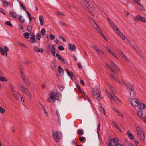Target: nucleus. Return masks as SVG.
<instances>
[{"mask_svg": "<svg viewBox=\"0 0 146 146\" xmlns=\"http://www.w3.org/2000/svg\"><path fill=\"white\" fill-rule=\"evenodd\" d=\"M61 98V95L60 94L53 92L50 94L49 98L47 99V101L50 103H53L56 100H60Z\"/></svg>", "mask_w": 146, "mask_h": 146, "instance_id": "nucleus-1", "label": "nucleus"}, {"mask_svg": "<svg viewBox=\"0 0 146 146\" xmlns=\"http://www.w3.org/2000/svg\"><path fill=\"white\" fill-rule=\"evenodd\" d=\"M53 136L54 140L57 142H59L62 138V135L60 131H57L54 132L52 130Z\"/></svg>", "mask_w": 146, "mask_h": 146, "instance_id": "nucleus-2", "label": "nucleus"}, {"mask_svg": "<svg viewBox=\"0 0 146 146\" xmlns=\"http://www.w3.org/2000/svg\"><path fill=\"white\" fill-rule=\"evenodd\" d=\"M136 130L137 131L138 136L140 137L141 140H142L143 142H144L145 135L144 133L143 129L140 127H136Z\"/></svg>", "mask_w": 146, "mask_h": 146, "instance_id": "nucleus-3", "label": "nucleus"}, {"mask_svg": "<svg viewBox=\"0 0 146 146\" xmlns=\"http://www.w3.org/2000/svg\"><path fill=\"white\" fill-rule=\"evenodd\" d=\"M108 96L110 98V99L112 101V100H114L116 102L118 105H120L121 104V102L119 99L115 95L113 94H110V93H108Z\"/></svg>", "mask_w": 146, "mask_h": 146, "instance_id": "nucleus-4", "label": "nucleus"}, {"mask_svg": "<svg viewBox=\"0 0 146 146\" xmlns=\"http://www.w3.org/2000/svg\"><path fill=\"white\" fill-rule=\"evenodd\" d=\"M101 92L98 89H96L93 91V96L97 100L100 101L103 98L100 95Z\"/></svg>", "mask_w": 146, "mask_h": 146, "instance_id": "nucleus-5", "label": "nucleus"}, {"mask_svg": "<svg viewBox=\"0 0 146 146\" xmlns=\"http://www.w3.org/2000/svg\"><path fill=\"white\" fill-rule=\"evenodd\" d=\"M129 101L130 103L133 107H137L140 103L138 99L136 98H129Z\"/></svg>", "mask_w": 146, "mask_h": 146, "instance_id": "nucleus-6", "label": "nucleus"}, {"mask_svg": "<svg viewBox=\"0 0 146 146\" xmlns=\"http://www.w3.org/2000/svg\"><path fill=\"white\" fill-rule=\"evenodd\" d=\"M118 141L116 138H114L110 140L109 144L108 145V146H116L117 144H118Z\"/></svg>", "mask_w": 146, "mask_h": 146, "instance_id": "nucleus-7", "label": "nucleus"}, {"mask_svg": "<svg viewBox=\"0 0 146 146\" xmlns=\"http://www.w3.org/2000/svg\"><path fill=\"white\" fill-rule=\"evenodd\" d=\"M89 20L90 22L92 24L93 27L96 30L98 27H98V25L95 22L94 19L91 17H90V16L89 17Z\"/></svg>", "mask_w": 146, "mask_h": 146, "instance_id": "nucleus-8", "label": "nucleus"}, {"mask_svg": "<svg viewBox=\"0 0 146 146\" xmlns=\"http://www.w3.org/2000/svg\"><path fill=\"white\" fill-rule=\"evenodd\" d=\"M13 95L18 100H19L21 98V94L17 91H15L13 94Z\"/></svg>", "mask_w": 146, "mask_h": 146, "instance_id": "nucleus-9", "label": "nucleus"}, {"mask_svg": "<svg viewBox=\"0 0 146 146\" xmlns=\"http://www.w3.org/2000/svg\"><path fill=\"white\" fill-rule=\"evenodd\" d=\"M23 92L30 98L32 97L30 91L26 87L23 90Z\"/></svg>", "mask_w": 146, "mask_h": 146, "instance_id": "nucleus-10", "label": "nucleus"}, {"mask_svg": "<svg viewBox=\"0 0 146 146\" xmlns=\"http://www.w3.org/2000/svg\"><path fill=\"white\" fill-rule=\"evenodd\" d=\"M68 49L71 51H75L76 49V47L74 44H70L68 45Z\"/></svg>", "mask_w": 146, "mask_h": 146, "instance_id": "nucleus-11", "label": "nucleus"}, {"mask_svg": "<svg viewBox=\"0 0 146 146\" xmlns=\"http://www.w3.org/2000/svg\"><path fill=\"white\" fill-rule=\"evenodd\" d=\"M49 48L52 53V55L54 56H55L56 49L54 45L49 46Z\"/></svg>", "mask_w": 146, "mask_h": 146, "instance_id": "nucleus-12", "label": "nucleus"}, {"mask_svg": "<svg viewBox=\"0 0 146 146\" xmlns=\"http://www.w3.org/2000/svg\"><path fill=\"white\" fill-rule=\"evenodd\" d=\"M123 83L126 86L127 88H129V91L131 90H133L134 89L133 88V85L130 83L127 84L123 81Z\"/></svg>", "mask_w": 146, "mask_h": 146, "instance_id": "nucleus-13", "label": "nucleus"}, {"mask_svg": "<svg viewBox=\"0 0 146 146\" xmlns=\"http://www.w3.org/2000/svg\"><path fill=\"white\" fill-rule=\"evenodd\" d=\"M33 50L36 52H41V53H43L44 52L43 50L42 49H39L38 47L36 46H34Z\"/></svg>", "mask_w": 146, "mask_h": 146, "instance_id": "nucleus-14", "label": "nucleus"}, {"mask_svg": "<svg viewBox=\"0 0 146 146\" xmlns=\"http://www.w3.org/2000/svg\"><path fill=\"white\" fill-rule=\"evenodd\" d=\"M130 91V98H133L135 97V96L136 93L134 89Z\"/></svg>", "mask_w": 146, "mask_h": 146, "instance_id": "nucleus-15", "label": "nucleus"}, {"mask_svg": "<svg viewBox=\"0 0 146 146\" xmlns=\"http://www.w3.org/2000/svg\"><path fill=\"white\" fill-rule=\"evenodd\" d=\"M109 62L110 64H111L113 67L118 71H120V69L118 66H117L116 64H114L111 60Z\"/></svg>", "mask_w": 146, "mask_h": 146, "instance_id": "nucleus-16", "label": "nucleus"}, {"mask_svg": "<svg viewBox=\"0 0 146 146\" xmlns=\"http://www.w3.org/2000/svg\"><path fill=\"white\" fill-rule=\"evenodd\" d=\"M119 52L120 53L121 56L127 62H129V60L126 57L125 55L123 54L121 50H119Z\"/></svg>", "mask_w": 146, "mask_h": 146, "instance_id": "nucleus-17", "label": "nucleus"}, {"mask_svg": "<svg viewBox=\"0 0 146 146\" xmlns=\"http://www.w3.org/2000/svg\"><path fill=\"white\" fill-rule=\"evenodd\" d=\"M137 106H138V108L140 110H143L146 108L145 105L143 104L142 103H139Z\"/></svg>", "mask_w": 146, "mask_h": 146, "instance_id": "nucleus-18", "label": "nucleus"}, {"mask_svg": "<svg viewBox=\"0 0 146 146\" xmlns=\"http://www.w3.org/2000/svg\"><path fill=\"white\" fill-rule=\"evenodd\" d=\"M96 30L103 37V38L106 40V41H108L107 38L104 35L103 33L102 32L101 29L100 28L98 27V28H97Z\"/></svg>", "mask_w": 146, "mask_h": 146, "instance_id": "nucleus-19", "label": "nucleus"}, {"mask_svg": "<svg viewBox=\"0 0 146 146\" xmlns=\"http://www.w3.org/2000/svg\"><path fill=\"white\" fill-rule=\"evenodd\" d=\"M9 14L11 17L14 19H16L17 17V14L14 12H10L9 13Z\"/></svg>", "mask_w": 146, "mask_h": 146, "instance_id": "nucleus-20", "label": "nucleus"}, {"mask_svg": "<svg viewBox=\"0 0 146 146\" xmlns=\"http://www.w3.org/2000/svg\"><path fill=\"white\" fill-rule=\"evenodd\" d=\"M3 3L5 5V6L7 7H8V6H9L11 8L13 7V6L11 5L10 3H8L6 1H3Z\"/></svg>", "mask_w": 146, "mask_h": 146, "instance_id": "nucleus-21", "label": "nucleus"}, {"mask_svg": "<svg viewBox=\"0 0 146 146\" xmlns=\"http://www.w3.org/2000/svg\"><path fill=\"white\" fill-rule=\"evenodd\" d=\"M0 52L3 55H4L5 54L7 55V52H6L3 48L1 47H0Z\"/></svg>", "mask_w": 146, "mask_h": 146, "instance_id": "nucleus-22", "label": "nucleus"}, {"mask_svg": "<svg viewBox=\"0 0 146 146\" xmlns=\"http://www.w3.org/2000/svg\"><path fill=\"white\" fill-rule=\"evenodd\" d=\"M111 77L115 80L117 82H120L119 79L116 76H115L113 74H111Z\"/></svg>", "mask_w": 146, "mask_h": 146, "instance_id": "nucleus-23", "label": "nucleus"}, {"mask_svg": "<svg viewBox=\"0 0 146 146\" xmlns=\"http://www.w3.org/2000/svg\"><path fill=\"white\" fill-rule=\"evenodd\" d=\"M39 20L40 22V24L41 26H43L44 25V19L42 16L40 15L39 17Z\"/></svg>", "mask_w": 146, "mask_h": 146, "instance_id": "nucleus-24", "label": "nucleus"}, {"mask_svg": "<svg viewBox=\"0 0 146 146\" xmlns=\"http://www.w3.org/2000/svg\"><path fill=\"white\" fill-rule=\"evenodd\" d=\"M68 75L70 76V78L72 79L73 78L74 75L73 73L72 72H70L68 69L66 70Z\"/></svg>", "mask_w": 146, "mask_h": 146, "instance_id": "nucleus-25", "label": "nucleus"}, {"mask_svg": "<svg viewBox=\"0 0 146 146\" xmlns=\"http://www.w3.org/2000/svg\"><path fill=\"white\" fill-rule=\"evenodd\" d=\"M137 114L138 116L141 118V119L142 118L145 117H142L143 113L142 111H138Z\"/></svg>", "mask_w": 146, "mask_h": 146, "instance_id": "nucleus-26", "label": "nucleus"}, {"mask_svg": "<svg viewBox=\"0 0 146 146\" xmlns=\"http://www.w3.org/2000/svg\"><path fill=\"white\" fill-rule=\"evenodd\" d=\"M77 133L81 135H82L84 134V131L82 129H79L77 130Z\"/></svg>", "mask_w": 146, "mask_h": 146, "instance_id": "nucleus-27", "label": "nucleus"}, {"mask_svg": "<svg viewBox=\"0 0 146 146\" xmlns=\"http://www.w3.org/2000/svg\"><path fill=\"white\" fill-rule=\"evenodd\" d=\"M56 64L54 62L52 63L50 65V68L52 70H55L56 67Z\"/></svg>", "mask_w": 146, "mask_h": 146, "instance_id": "nucleus-28", "label": "nucleus"}, {"mask_svg": "<svg viewBox=\"0 0 146 146\" xmlns=\"http://www.w3.org/2000/svg\"><path fill=\"white\" fill-rule=\"evenodd\" d=\"M110 24L115 31V30L116 29H118L115 25L112 22L110 23Z\"/></svg>", "mask_w": 146, "mask_h": 146, "instance_id": "nucleus-29", "label": "nucleus"}, {"mask_svg": "<svg viewBox=\"0 0 146 146\" xmlns=\"http://www.w3.org/2000/svg\"><path fill=\"white\" fill-rule=\"evenodd\" d=\"M110 24L115 31V30L116 29H118L115 25L112 22L110 23Z\"/></svg>", "mask_w": 146, "mask_h": 146, "instance_id": "nucleus-30", "label": "nucleus"}, {"mask_svg": "<svg viewBox=\"0 0 146 146\" xmlns=\"http://www.w3.org/2000/svg\"><path fill=\"white\" fill-rule=\"evenodd\" d=\"M115 32L120 37H121L123 34L118 29H117L115 30Z\"/></svg>", "mask_w": 146, "mask_h": 146, "instance_id": "nucleus-31", "label": "nucleus"}, {"mask_svg": "<svg viewBox=\"0 0 146 146\" xmlns=\"http://www.w3.org/2000/svg\"><path fill=\"white\" fill-rule=\"evenodd\" d=\"M106 66L110 70L111 72H112L113 73H114V74H115V71H114V70L113 69V68L110 67L108 64L107 63L106 64Z\"/></svg>", "mask_w": 146, "mask_h": 146, "instance_id": "nucleus-32", "label": "nucleus"}, {"mask_svg": "<svg viewBox=\"0 0 146 146\" xmlns=\"http://www.w3.org/2000/svg\"><path fill=\"white\" fill-rule=\"evenodd\" d=\"M0 80L3 82H7L8 81V80L7 78L2 76L0 75Z\"/></svg>", "mask_w": 146, "mask_h": 146, "instance_id": "nucleus-33", "label": "nucleus"}, {"mask_svg": "<svg viewBox=\"0 0 146 146\" xmlns=\"http://www.w3.org/2000/svg\"><path fill=\"white\" fill-rule=\"evenodd\" d=\"M18 2L20 5L22 9L24 11H26L27 9L25 6L22 4L20 1H18Z\"/></svg>", "mask_w": 146, "mask_h": 146, "instance_id": "nucleus-34", "label": "nucleus"}, {"mask_svg": "<svg viewBox=\"0 0 146 146\" xmlns=\"http://www.w3.org/2000/svg\"><path fill=\"white\" fill-rule=\"evenodd\" d=\"M19 21L21 23H23L24 22L25 20L23 18V16L21 15H19Z\"/></svg>", "mask_w": 146, "mask_h": 146, "instance_id": "nucleus-35", "label": "nucleus"}, {"mask_svg": "<svg viewBox=\"0 0 146 146\" xmlns=\"http://www.w3.org/2000/svg\"><path fill=\"white\" fill-rule=\"evenodd\" d=\"M35 35L33 36L30 38V41L32 43H33L34 42H35Z\"/></svg>", "mask_w": 146, "mask_h": 146, "instance_id": "nucleus-36", "label": "nucleus"}, {"mask_svg": "<svg viewBox=\"0 0 146 146\" xmlns=\"http://www.w3.org/2000/svg\"><path fill=\"white\" fill-rule=\"evenodd\" d=\"M141 16L140 15H137L134 18V20L135 21H140V19Z\"/></svg>", "mask_w": 146, "mask_h": 146, "instance_id": "nucleus-37", "label": "nucleus"}, {"mask_svg": "<svg viewBox=\"0 0 146 146\" xmlns=\"http://www.w3.org/2000/svg\"><path fill=\"white\" fill-rule=\"evenodd\" d=\"M137 4L139 6L138 7L139 9L141 10H144V7L143 6L139 3H138Z\"/></svg>", "mask_w": 146, "mask_h": 146, "instance_id": "nucleus-38", "label": "nucleus"}, {"mask_svg": "<svg viewBox=\"0 0 146 146\" xmlns=\"http://www.w3.org/2000/svg\"><path fill=\"white\" fill-rule=\"evenodd\" d=\"M56 56L60 60H64V58L62 57L61 56L58 54H56Z\"/></svg>", "mask_w": 146, "mask_h": 146, "instance_id": "nucleus-39", "label": "nucleus"}, {"mask_svg": "<svg viewBox=\"0 0 146 146\" xmlns=\"http://www.w3.org/2000/svg\"><path fill=\"white\" fill-rule=\"evenodd\" d=\"M23 35L25 38L28 39L29 37V34L28 33L25 32L24 33Z\"/></svg>", "mask_w": 146, "mask_h": 146, "instance_id": "nucleus-40", "label": "nucleus"}, {"mask_svg": "<svg viewBox=\"0 0 146 146\" xmlns=\"http://www.w3.org/2000/svg\"><path fill=\"white\" fill-rule=\"evenodd\" d=\"M132 47L135 50V51H136L137 53L138 54H139V52L138 49L135 46H134L133 45L132 46Z\"/></svg>", "mask_w": 146, "mask_h": 146, "instance_id": "nucleus-41", "label": "nucleus"}, {"mask_svg": "<svg viewBox=\"0 0 146 146\" xmlns=\"http://www.w3.org/2000/svg\"><path fill=\"white\" fill-rule=\"evenodd\" d=\"M23 80L24 81L26 85L28 86H29V83L27 79L26 78L23 79Z\"/></svg>", "mask_w": 146, "mask_h": 146, "instance_id": "nucleus-42", "label": "nucleus"}, {"mask_svg": "<svg viewBox=\"0 0 146 146\" xmlns=\"http://www.w3.org/2000/svg\"><path fill=\"white\" fill-rule=\"evenodd\" d=\"M140 21L144 23H146V18L141 16L140 19Z\"/></svg>", "mask_w": 146, "mask_h": 146, "instance_id": "nucleus-43", "label": "nucleus"}, {"mask_svg": "<svg viewBox=\"0 0 146 146\" xmlns=\"http://www.w3.org/2000/svg\"><path fill=\"white\" fill-rule=\"evenodd\" d=\"M58 68H59V69L60 73V74H61V73L63 74L64 73V70L60 66H59Z\"/></svg>", "mask_w": 146, "mask_h": 146, "instance_id": "nucleus-44", "label": "nucleus"}, {"mask_svg": "<svg viewBox=\"0 0 146 146\" xmlns=\"http://www.w3.org/2000/svg\"><path fill=\"white\" fill-rule=\"evenodd\" d=\"M58 38L60 39H62V40L63 41V42H66V39L64 37H63L62 36H59Z\"/></svg>", "mask_w": 146, "mask_h": 146, "instance_id": "nucleus-45", "label": "nucleus"}, {"mask_svg": "<svg viewBox=\"0 0 146 146\" xmlns=\"http://www.w3.org/2000/svg\"><path fill=\"white\" fill-rule=\"evenodd\" d=\"M41 33L42 35L43 36H44L45 35L46 31L45 30L44 28H43L41 31Z\"/></svg>", "mask_w": 146, "mask_h": 146, "instance_id": "nucleus-46", "label": "nucleus"}, {"mask_svg": "<svg viewBox=\"0 0 146 146\" xmlns=\"http://www.w3.org/2000/svg\"><path fill=\"white\" fill-rule=\"evenodd\" d=\"M5 23L6 25H9L10 27H12L13 26L11 24V22L9 21H6L5 22Z\"/></svg>", "mask_w": 146, "mask_h": 146, "instance_id": "nucleus-47", "label": "nucleus"}, {"mask_svg": "<svg viewBox=\"0 0 146 146\" xmlns=\"http://www.w3.org/2000/svg\"><path fill=\"white\" fill-rule=\"evenodd\" d=\"M100 123H99L98 125V127L97 129V132L98 134V135H99V131L100 130Z\"/></svg>", "mask_w": 146, "mask_h": 146, "instance_id": "nucleus-48", "label": "nucleus"}, {"mask_svg": "<svg viewBox=\"0 0 146 146\" xmlns=\"http://www.w3.org/2000/svg\"><path fill=\"white\" fill-rule=\"evenodd\" d=\"M120 1L122 3L125 5H126L128 3L127 0H120Z\"/></svg>", "mask_w": 146, "mask_h": 146, "instance_id": "nucleus-49", "label": "nucleus"}, {"mask_svg": "<svg viewBox=\"0 0 146 146\" xmlns=\"http://www.w3.org/2000/svg\"><path fill=\"white\" fill-rule=\"evenodd\" d=\"M5 110L4 109H3L0 106V113L3 114L5 113Z\"/></svg>", "mask_w": 146, "mask_h": 146, "instance_id": "nucleus-50", "label": "nucleus"}, {"mask_svg": "<svg viewBox=\"0 0 146 146\" xmlns=\"http://www.w3.org/2000/svg\"><path fill=\"white\" fill-rule=\"evenodd\" d=\"M27 30L29 32H30L32 30V27L31 26H27Z\"/></svg>", "mask_w": 146, "mask_h": 146, "instance_id": "nucleus-51", "label": "nucleus"}, {"mask_svg": "<svg viewBox=\"0 0 146 146\" xmlns=\"http://www.w3.org/2000/svg\"><path fill=\"white\" fill-rule=\"evenodd\" d=\"M58 23L59 25L62 27L66 25V24L62 22L61 21H59Z\"/></svg>", "mask_w": 146, "mask_h": 146, "instance_id": "nucleus-52", "label": "nucleus"}, {"mask_svg": "<svg viewBox=\"0 0 146 146\" xmlns=\"http://www.w3.org/2000/svg\"><path fill=\"white\" fill-rule=\"evenodd\" d=\"M113 123L115 127L117 128V129H119L120 131H121L120 128L115 123L114 121L113 122Z\"/></svg>", "mask_w": 146, "mask_h": 146, "instance_id": "nucleus-53", "label": "nucleus"}, {"mask_svg": "<svg viewBox=\"0 0 146 146\" xmlns=\"http://www.w3.org/2000/svg\"><path fill=\"white\" fill-rule=\"evenodd\" d=\"M109 86H110V88L111 89V90L114 92V93H115L116 92V90L115 89V88L113 86H111L110 85V84H109Z\"/></svg>", "mask_w": 146, "mask_h": 146, "instance_id": "nucleus-54", "label": "nucleus"}, {"mask_svg": "<svg viewBox=\"0 0 146 146\" xmlns=\"http://www.w3.org/2000/svg\"><path fill=\"white\" fill-rule=\"evenodd\" d=\"M36 38L39 40H40L41 37V36L40 34L38 33L37 34Z\"/></svg>", "mask_w": 146, "mask_h": 146, "instance_id": "nucleus-55", "label": "nucleus"}, {"mask_svg": "<svg viewBox=\"0 0 146 146\" xmlns=\"http://www.w3.org/2000/svg\"><path fill=\"white\" fill-rule=\"evenodd\" d=\"M85 137H84L82 136V137H80L79 139V140L80 141H81V142H83L85 140Z\"/></svg>", "mask_w": 146, "mask_h": 146, "instance_id": "nucleus-56", "label": "nucleus"}, {"mask_svg": "<svg viewBox=\"0 0 146 146\" xmlns=\"http://www.w3.org/2000/svg\"><path fill=\"white\" fill-rule=\"evenodd\" d=\"M128 137L131 140H133L134 139V137L132 133H131L129 135H128Z\"/></svg>", "mask_w": 146, "mask_h": 146, "instance_id": "nucleus-57", "label": "nucleus"}, {"mask_svg": "<svg viewBox=\"0 0 146 146\" xmlns=\"http://www.w3.org/2000/svg\"><path fill=\"white\" fill-rule=\"evenodd\" d=\"M9 88L11 89V91L14 92H15V91L14 90L13 86L12 84H10L9 86Z\"/></svg>", "mask_w": 146, "mask_h": 146, "instance_id": "nucleus-58", "label": "nucleus"}, {"mask_svg": "<svg viewBox=\"0 0 146 146\" xmlns=\"http://www.w3.org/2000/svg\"><path fill=\"white\" fill-rule=\"evenodd\" d=\"M92 46L93 48L96 51H98V50H99L98 48L96 47L95 45H93Z\"/></svg>", "mask_w": 146, "mask_h": 146, "instance_id": "nucleus-59", "label": "nucleus"}, {"mask_svg": "<svg viewBox=\"0 0 146 146\" xmlns=\"http://www.w3.org/2000/svg\"><path fill=\"white\" fill-rule=\"evenodd\" d=\"M19 88H21V90H23L24 89L25 87L24 86H23L22 85V84H20L19 86Z\"/></svg>", "mask_w": 146, "mask_h": 146, "instance_id": "nucleus-60", "label": "nucleus"}, {"mask_svg": "<svg viewBox=\"0 0 146 146\" xmlns=\"http://www.w3.org/2000/svg\"><path fill=\"white\" fill-rule=\"evenodd\" d=\"M58 48L60 51H62L64 50V48L62 46H60L58 47Z\"/></svg>", "mask_w": 146, "mask_h": 146, "instance_id": "nucleus-61", "label": "nucleus"}, {"mask_svg": "<svg viewBox=\"0 0 146 146\" xmlns=\"http://www.w3.org/2000/svg\"><path fill=\"white\" fill-rule=\"evenodd\" d=\"M59 88L61 91H62L64 90V87L63 86H59Z\"/></svg>", "mask_w": 146, "mask_h": 146, "instance_id": "nucleus-62", "label": "nucleus"}, {"mask_svg": "<svg viewBox=\"0 0 146 146\" xmlns=\"http://www.w3.org/2000/svg\"><path fill=\"white\" fill-rule=\"evenodd\" d=\"M50 37L52 40H53L55 38V36L52 34L50 35Z\"/></svg>", "mask_w": 146, "mask_h": 146, "instance_id": "nucleus-63", "label": "nucleus"}, {"mask_svg": "<svg viewBox=\"0 0 146 146\" xmlns=\"http://www.w3.org/2000/svg\"><path fill=\"white\" fill-rule=\"evenodd\" d=\"M81 3L82 6L85 7V8L86 7V6H87L86 4L84 3V1H82Z\"/></svg>", "mask_w": 146, "mask_h": 146, "instance_id": "nucleus-64", "label": "nucleus"}]
</instances>
